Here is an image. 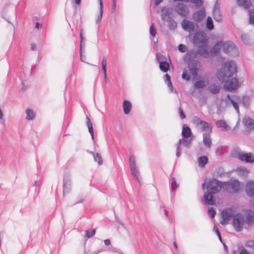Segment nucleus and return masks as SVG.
I'll list each match as a JSON object with an SVG mask.
<instances>
[{
	"label": "nucleus",
	"instance_id": "nucleus-12",
	"mask_svg": "<svg viewBox=\"0 0 254 254\" xmlns=\"http://www.w3.org/2000/svg\"><path fill=\"white\" fill-rule=\"evenodd\" d=\"M174 9L178 14L183 17H187L189 13V9L187 6L182 2L178 3L175 5Z\"/></svg>",
	"mask_w": 254,
	"mask_h": 254
},
{
	"label": "nucleus",
	"instance_id": "nucleus-36",
	"mask_svg": "<svg viewBox=\"0 0 254 254\" xmlns=\"http://www.w3.org/2000/svg\"><path fill=\"white\" fill-rule=\"evenodd\" d=\"M99 1L100 4V11L99 14L97 16L96 20L97 23L100 22L101 20L103 13V4L102 1V0H99Z\"/></svg>",
	"mask_w": 254,
	"mask_h": 254
},
{
	"label": "nucleus",
	"instance_id": "nucleus-62",
	"mask_svg": "<svg viewBox=\"0 0 254 254\" xmlns=\"http://www.w3.org/2000/svg\"><path fill=\"white\" fill-rule=\"evenodd\" d=\"M100 251H98L97 252L89 253V252H87L86 251H84V254H97L99 253Z\"/></svg>",
	"mask_w": 254,
	"mask_h": 254
},
{
	"label": "nucleus",
	"instance_id": "nucleus-61",
	"mask_svg": "<svg viewBox=\"0 0 254 254\" xmlns=\"http://www.w3.org/2000/svg\"><path fill=\"white\" fill-rule=\"evenodd\" d=\"M41 185V182L40 181H36L34 182V185L35 186L40 187Z\"/></svg>",
	"mask_w": 254,
	"mask_h": 254
},
{
	"label": "nucleus",
	"instance_id": "nucleus-8",
	"mask_svg": "<svg viewBox=\"0 0 254 254\" xmlns=\"http://www.w3.org/2000/svg\"><path fill=\"white\" fill-rule=\"evenodd\" d=\"M192 42L194 45L197 46L201 45L207 46L208 39L202 31H199L193 35Z\"/></svg>",
	"mask_w": 254,
	"mask_h": 254
},
{
	"label": "nucleus",
	"instance_id": "nucleus-42",
	"mask_svg": "<svg viewBox=\"0 0 254 254\" xmlns=\"http://www.w3.org/2000/svg\"><path fill=\"white\" fill-rule=\"evenodd\" d=\"M95 233L96 230L95 229H93L92 230H86L85 237L87 238H91L95 235Z\"/></svg>",
	"mask_w": 254,
	"mask_h": 254
},
{
	"label": "nucleus",
	"instance_id": "nucleus-32",
	"mask_svg": "<svg viewBox=\"0 0 254 254\" xmlns=\"http://www.w3.org/2000/svg\"><path fill=\"white\" fill-rule=\"evenodd\" d=\"M25 114L26 115V119L28 121L33 120L35 117V113L30 109H27L25 111Z\"/></svg>",
	"mask_w": 254,
	"mask_h": 254
},
{
	"label": "nucleus",
	"instance_id": "nucleus-63",
	"mask_svg": "<svg viewBox=\"0 0 254 254\" xmlns=\"http://www.w3.org/2000/svg\"><path fill=\"white\" fill-rule=\"evenodd\" d=\"M36 48V45L35 44H34V43L31 44V50H34Z\"/></svg>",
	"mask_w": 254,
	"mask_h": 254
},
{
	"label": "nucleus",
	"instance_id": "nucleus-46",
	"mask_svg": "<svg viewBox=\"0 0 254 254\" xmlns=\"http://www.w3.org/2000/svg\"><path fill=\"white\" fill-rule=\"evenodd\" d=\"M208 213L210 215V217L213 218L216 215V210L213 207H211L208 210Z\"/></svg>",
	"mask_w": 254,
	"mask_h": 254
},
{
	"label": "nucleus",
	"instance_id": "nucleus-44",
	"mask_svg": "<svg viewBox=\"0 0 254 254\" xmlns=\"http://www.w3.org/2000/svg\"><path fill=\"white\" fill-rule=\"evenodd\" d=\"M93 157L95 162L97 161V159H98V163L99 165H101L103 164V160L102 159L101 156L99 153H96L95 155Z\"/></svg>",
	"mask_w": 254,
	"mask_h": 254
},
{
	"label": "nucleus",
	"instance_id": "nucleus-1",
	"mask_svg": "<svg viewBox=\"0 0 254 254\" xmlns=\"http://www.w3.org/2000/svg\"><path fill=\"white\" fill-rule=\"evenodd\" d=\"M203 189H206V191L203 195V201L207 205H214L216 199L215 194L219 192L221 189H224L223 182L213 178L206 183L202 184Z\"/></svg>",
	"mask_w": 254,
	"mask_h": 254
},
{
	"label": "nucleus",
	"instance_id": "nucleus-55",
	"mask_svg": "<svg viewBox=\"0 0 254 254\" xmlns=\"http://www.w3.org/2000/svg\"><path fill=\"white\" fill-rule=\"evenodd\" d=\"M115 220H116V221L120 225H121L122 226H123V227H124L125 228H126V227H125V225L124 224V223L122 221V220L119 219L117 216H115Z\"/></svg>",
	"mask_w": 254,
	"mask_h": 254
},
{
	"label": "nucleus",
	"instance_id": "nucleus-9",
	"mask_svg": "<svg viewBox=\"0 0 254 254\" xmlns=\"http://www.w3.org/2000/svg\"><path fill=\"white\" fill-rule=\"evenodd\" d=\"M129 164L131 174L134 179L139 182V172L135 163V158L133 155H131L129 157Z\"/></svg>",
	"mask_w": 254,
	"mask_h": 254
},
{
	"label": "nucleus",
	"instance_id": "nucleus-64",
	"mask_svg": "<svg viewBox=\"0 0 254 254\" xmlns=\"http://www.w3.org/2000/svg\"><path fill=\"white\" fill-rule=\"evenodd\" d=\"M104 72V79L106 80L107 79V70H103Z\"/></svg>",
	"mask_w": 254,
	"mask_h": 254
},
{
	"label": "nucleus",
	"instance_id": "nucleus-21",
	"mask_svg": "<svg viewBox=\"0 0 254 254\" xmlns=\"http://www.w3.org/2000/svg\"><path fill=\"white\" fill-rule=\"evenodd\" d=\"M206 46L201 45L198 46V49L196 52L200 56L204 58H208L210 57V52L208 51Z\"/></svg>",
	"mask_w": 254,
	"mask_h": 254
},
{
	"label": "nucleus",
	"instance_id": "nucleus-29",
	"mask_svg": "<svg viewBox=\"0 0 254 254\" xmlns=\"http://www.w3.org/2000/svg\"><path fill=\"white\" fill-rule=\"evenodd\" d=\"M216 125L217 127L222 128L223 130H228L230 127L227 124L226 122L223 120H218L216 122Z\"/></svg>",
	"mask_w": 254,
	"mask_h": 254
},
{
	"label": "nucleus",
	"instance_id": "nucleus-11",
	"mask_svg": "<svg viewBox=\"0 0 254 254\" xmlns=\"http://www.w3.org/2000/svg\"><path fill=\"white\" fill-rule=\"evenodd\" d=\"M234 212L232 208L224 209L221 212L222 220L221 221L220 223L222 225L226 224L230 220L231 217H233V215H234Z\"/></svg>",
	"mask_w": 254,
	"mask_h": 254
},
{
	"label": "nucleus",
	"instance_id": "nucleus-6",
	"mask_svg": "<svg viewBox=\"0 0 254 254\" xmlns=\"http://www.w3.org/2000/svg\"><path fill=\"white\" fill-rule=\"evenodd\" d=\"M224 190L230 192V189L234 193H238L240 189V183L238 180L223 182Z\"/></svg>",
	"mask_w": 254,
	"mask_h": 254
},
{
	"label": "nucleus",
	"instance_id": "nucleus-24",
	"mask_svg": "<svg viewBox=\"0 0 254 254\" xmlns=\"http://www.w3.org/2000/svg\"><path fill=\"white\" fill-rule=\"evenodd\" d=\"M244 126L250 129H254V120L248 117H245L243 119Z\"/></svg>",
	"mask_w": 254,
	"mask_h": 254
},
{
	"label": "nucleus",
	"instance_id": "nucleus-59",
	"mask_svg": "<svg viewBox=\"0 0 254 254\" xmlns=\"http://www.w3.org/2000/svg\"><path fill=\"white\" fill-rule=\"evenodd\" d=\"M104 242L105 245L106 246H109L111 244V242L109 239L105 240Z\"/></svg>",
	"mask_w": 254,
	"mask_h": 254
},
{
	"label": "nucleus",
	"instance_id": "nucleus-18",
	"mask_svg": "<svg viewBox=\"0 0 254 254\" xmlns=\"http://www.w3.org/2000/svg\"><path fill=\"white\" fill-rule=\"evenodd\" d=\"M170 194L171 201H173L175 199V191L179 187V184L176 182V178L175 177H172L170 180Z\"/></svg>",
	"mask_w": 254,
	"mask_h": 254
},
{
	"label": "nucleus",
	"instance_id": "nucleus-34",
	"mask_svg": "<svg viewBox=\"0 0 254 254\" xmlns=\"http://www.w3.org/2000/svg\"><path fill=\"white\" fill-rule=\"evenodd\" d=\"M167 20L168 21V26L170 29L174 30L177 27V23L172 18L169 17Z\"/></svg>",
	"mask_w": 254,
	"mask_h": 254
},
{
	"label": "nucleus",
	"instance_id": "nucleus-51",
	"mask_svg": "<svg viewBox=\"0 0 254 254\" xmlns=\"http://www.w3.org/2000/svg\"><path fill=\"white\" fill-rule=\"evenodd\" d=\"M190 1L197 6H200L203 4L202 0H190Z\"/></svg>",
	"mask_w": 254,
	"mask_h": 254
},
{
	"label": "nucleus",
	"instance_id": "nucleus-22",
	"mask_svg": "<svg viewBox=\"0 0 254 254\" xmlns=\"http://www.w3.org/2000/svg\"><path fill=\"white\" fill-rule=\"evenodd\" d=\"M156 60L159 62V68L161 71L167 72L169 69V64L167 61H160L159 54H156Z\"/></svg>",
	"mask_w": 254,
	"mask_h": 254
},
{
	"label": "nucleus",
	"instance_id": "nucleus-48",
	"mask_svg": "<svg viewBox=\"0 0 254 254\" xmlns=\"http://www.w3.org/2000/svg\"><path fill=\"white\" fill-rule=\"evenodd\" d=\"M213 230L215 232L216 235H217V236L219 238V241L221 243H222V238L221 236L220 232L218 227L216 225L214 226Z\"/></svg>",
	"mask_w": 254,
	"mask_h": 254
},
{
	"label": "nucleus",
	"instance_id": "nucleus-53",
	"mask_svg": "<svg viewBox=\"0 0 254 254\" xmlns=\"http://www.w3.org/2000/svg\"><path fill=\"white\" fill-rule=\"evenodd\" d=\"M106 65H107V59L106 57H103L102 61V68L103 70H107L106 69Z\"/></svg>",
	"mask_w": 254,
	"mask_h": 254
},
{
	"label": "nucleus",
	"instance_id": "nucleus-33",
	"mask_svg": "<svg viewBox=\"0 0 254 254\" xmlns=\"http://www.w3.org/2000/svg\"><path fill=\"white\" fill-rule=\"evenodd\" d=\"M86 125L88 128V130L91 135L92 138L93 139H94V131H93V128L92 123L91 122L89 117L87 115H86Z\"/></svg>",
	"mask_w": 254,
	"mask_h": 254
},
{
	"label": "nucleus",
	"instance_id": "nucleus-25",
	"mask_svg": "<svg viewBox=\"0 0 254 254\" xmlns=\"http://www.w3.org/2000/svg\"><path fill=\"white\" fill-rule=\"evenodd\" d=\"M210 133H203V143L205 146L210 148L212 145V139L210 137Z\"/></svg>",
	"mask_w": 254,
	"mask_h": 254
},
{
	"label": "nucleus",
	"instance_id": "nucleus-16",
	"mask_svg": "<svg viewBox=\"0 0 254 254\" xmlns=\"http://www.w3.org/2000/svg\"><path fill=\"white\" fill-rule=\"evenodd\" d=\"M222 46L223 51L225 54H231L236 50L235 45L230 41L225 42L222 41Z\"/></svg>",
	"mask_w": 254,
	"mask_h": 254
},
{
	"label": "nucleus",
	"instance_id": "nucleus-31",
	"mask_svg": "<svg viewBox=\"0 0 254 254\" xmlns=\"http://www.w3.org/2000/svg\"><path fill=\"white\" fill-rule=\"evenodd\" d=\"M246 222L249 225L254 224V213L249 212L246 214Z\"/></svg>",
	"mask_w": 254,
	"mask_h": 254
},
{
	"label": "nucleus",
	"instance_id": "nucleus-58",
	"mask_svg": "<svg viewBox=\"0 0 254 254\" xmlns=\"http://www.w3.org/2000/svg\"><path fill=\"white\" fill-rule=\"evenodd\" d=\"M240 254H249V253L247 250L243 249L241 251Z\"/></svg>",
	"mask_w": 254,
	"mask_h": 254
},
{
	"label": "nucleus",
	"instance_id": "nucleus-20",
	"mask_svg": "<svg viewBox=\"0 0 254 254\" xmlns=\"http://www.w3.org/2000/svg\"><path fill=\"white\" fill-rule=\"evenodd\" d=\"M222 41H220L216 42L214 46L210 49L209 52L210 57H213L216 56L219 53L220 49L222 48Z\"/></svg>",
	"mask_w": 254,
	"mask_h": 254
},
{
	"label": "nucleus",
	"instance_id": "nucleus-57",
	"mask_svg": "<svg viewBox=\"0 0 254 254\" xmlns=\"http://www.w3.org/2000/svg\"><path fill=\"white\" fill-rule=\"evenodd\" d=\"M163 0H154V4L156 6L158 5Z\"/></svg>",
	"mask_w": 254,
	"mask_h": 254
},
{
	"label": "nucleus",
	"instance_id": "nucleus-7",
	"mask_svg": "<svg viewBox=\"0 0 254 254\" xmlns=\"http://www.w3.org/2000/svg\"><path fill=\"white\" fill-rule=\"evenodd\" d=\"M244 223V217L241 213H237L233 215L232 224L236 231H241L243 228Z\"/></svg>",
	"mask_w": 254,
	"mask_h": 254
},
{
	"label": "nucleus",
	"instance_id": "nucleus-5",
	"mask_svg": "<svg viewBox=\"0 0 254 254\" xmlns=\"http://www.w3.org/2000/svg\"><path fill=\"white\" fill-rule=\"evenodd\" d=\"M236 157L240 160L249 163L254 162V154L251 152H242L240 148L237 147L235 149Z\"/></svg>",
	"mask_w": 254,
	"mask_h": 254
},
{
	"label": "nucleus",
	"instance_id": "nucleus-14",
	"mask_svg": "<svg viewBox=\"0 0 254 254\" xmlns=\"http://www.w3.org/2000/svg\"><path fill=\"white\" fill-rule=\"evenodd\" d=\"M212 16L215 21L219 22L222 21V19L218 0H216L214 4L212 10Z\"/></svg>",
	"mask_w": 254,
	"mask_h": 254
},
{
	"label": "nucleus",
	"instance_id": "nucleus-26",
	"mask_svg": "<svg viewBox=\"0 0 254 254\" xmlns=\"http://www.w3.org/2000/svg\"><path fill=\"white\" fill-rule=\"evenodd\" d=\"M237 4L238 6L242 7L245 9H249L252 6L251 0H237Z\"/></svg>",
	"mask_w": 254,
	"mask_h": 254
},
{
	"label": "nucleus",
	"instance_id": "nucleus-41",
	"mask_svg": "<svg viewBox=\"0 0 254 254\" xmlns=\"http://www.w3.org/2000/svg\"><path fill=\"white\" fill-rule=\"evenodd\" d=\"M248 12L249 14V23L254 25V11L252 9H249Z\"/></svg>",
	"mask_w": 254,
	"mask_h": 254
},
{
	"label": "nucleus",
	"instance_id": "nucleus-28",
	"mask_svg": "<svg viewBox=\"0 0 254 254\" xmlns=\"http://www.w3.org/2000/svg\"><path fill=\"white\" fill-rule=\"evenodd\" d=\"M132 105L131 103L128 100H124L123 103V108L125 114L127 115L131 111Z\"/></svg>",
	"mask_w": 254,
	"mask_h": 254
},
{
	"label": "nucleus",
	"instance_id": "nucleus-17",
	"mask_svg": "<svg viewBox=\"0 0 254 254\" xmlns=\"http://www.w3.org/2000/svg\"><path fill=\"white\" fill-rule=\"evenodd\" d=\"M71 178L68 175H64L63 180V194L68 193L71 189Z\"/></svg>",
	"mask_w": 254,
	"mask_h": 254
},
{
	"label": "nucleus",
	"instance_id": "nucleus-49",
	"mask_svg": "<svg viewBox=\"0 0 254 254\" xmlns=\"http://www.w3.org/2000/svg\"><path fill=\"white\" fill-rule=\"evenodd\" d=\"M231 103H232L234 108L235 109V110L236 111L238 114H239L240 111H239V105H238V103L235 102L234 100H231Z\"/></svg>",
	"mask_w": 254,
	"mask_h": 254
},
{
	"label": "nucleus",
	"instance_id": "nucleus-45",
	"mask_svg": "<svg viewBox=\"0 0 254 254\" xmlns=\"http://www.w3.org/2000/svg\"><path fill=\"white\" fill-rule=\"evenodd\" d=\"M150 34L152 37H154L156 34V30L154 23H152L150 27Z\"/></svg>",
	"mask_w": 254,
	"mask_h": 254
},
{
	"label": "nucleus",
	"instance_id": "nucleus-50",
	"mask_svg": "<svg viewBox=\"0 0 254 254\" xmlns=\"http://www.w3.org/2000/svg\"><path fill=\"white\" fill-rule=\"evenodd\" d=\"M83 42V38L80 29V61H83L82 56V43Z\"/></svg>",
	"mask_w": 254,
	"mask_h": 254
},
{
	"label": "nucleus",
	"instance_id": "nucleus-60",
	"mask_svg": "<svg viewBox=\"0 0 254 254\" xmlns=\"http://www.w3.org/2000/svg\"><path fill=\"white\" fill-rule=\"evenodd\" d=\"M161 208L163 209V211H164V213L165 215L167 217H168V212H167L166 209H165V207L162 206H161Z\"/></svg>",
	"mask_w": 254,
	"mask_h": 254
},
{
	"label": "nucleus",
	"instance_id": "nucleus-4",
	"mask_svg": "<svg viewBox=\"0 0 254 254\" xmlns=\"http://www.w3.org/2000/svg\"><path fill=\"white\" fill-rule=\"evenodd\" d=\"M192 122L196 126H200V129L203 133H211L212 132L213 127L210 123L202 121L197 116L193 117Z\"/></svg>",
	"mask_w": 254,
	"mask_h": 254
},
{
	"label": "nucleus",
	"instance_id": "nucleus-39",
	"mask_svg": "<svg viewBox=\"0 0 254 254\" xmlns=\"http://www.w3.org/2000/svg\"><path fill=\"white\" fill-rule=\"evenodd\" d=\"M194 85L196 88L202 89L204 88L206 84L205 81L199 80L194 83Z\"/></svg>",
	"mask_w": 254,
	"mask_h": 254
},
{
	"label": "nucleus",
	"instance_id": "nucleus-56",
	"mask_svg": "<svg viewBox=\"0 0 254 254\" xmlns=\"http://www.w3.org/2000/svg\"><path fill=\"white\" fill-rule=\"evenodd\" d=\"M116 7V2H112V12H114Z\"/></svg>",
	"mask_w": 254,
	"mask_h": 254
},
{
	"label": "nucleus",
	"instance_id": "nucleus-54",
	"mask_svg": "<svg viewBox=\"0 0 254 254\" xmlns=\"http://www.w3.org/2000/svg\"><path fill=\"white\" fill-rule=\"evenodd\" d=\"M179 113L181 119H184L186 118V115L184 113L183 110L182 109L181 107H180L179 108Z\"/></svg>",
	"mask_w": 254,
	"mask_h": 254
},
{
	"label": "nucleus",
	"instance_id": "nucleus-23",
	"mask_svg": "<svg viewBox=\"0 0 254 254\" xmlns=\"http://www.w3.org/2000/svg\"><path fill=\"white\" fill-rule=\"evenodd\" d=\"M246 191L248 196L252 197L254 196V181H248L246 186Z\"/></svg>",
	"mask_w": 254,
	"mask_h": 254
},
{
	"label": "nucleus",
	"instance_id": "nucleus-30",
	"mask_svg": "<svg viewBox=\"0 0 254 254\" xmlns=\"http://www.w3.org/2000/svg\"><path fill=\"white\" fill-rule=\"evenodd\" d=\"M208 159L206 156H201L198 158V166L200 168H203L208 163Z\"/></svg>",
	"mask_w": 254,
	"mask_h": 254
},
{
	"label": "nucleus",
	"instance_id": "nucleus-40",
	"mask_svg": "<svg viewBox=\"0 0 254 254\" xmlns=\"http://www.w3.org/2000/svg\"><path fill=\"white\" fill-rule=\"evenodd\" d=\"M208 90L213 94H217L220 90V87L216 85H212L208 87Z\"/></svg>",
	"mask_w": 254,
	"mask_h": 254
},
{
	"label": "nucleus",
	"instance_id": "nucleus-15",
	"mask_svg": "<svg viewBox=\"0 0 254 254\" xmlns=\"http://www.w3.org/2000/svg\"><path fill=\"white\" fill-rule=\"evenodd\" d=\"M181 25L185 31H189L190 33L193 32L195 30V25L194 23L186 19H184L182 20Z\"/></svg>",
	"mask_w": 254,
	"mask_h": 254
},
{
	"label": "nucleus",
	"instance_id": "nucleus-47",
	"mask_svg": "<svg viewBox=\"0 0 254 254\" xmlns=\"http://www.w3.org/2000/svg\"><path fill=\"white\" fill-rule=\"evenodd\" d=\"M178 50L182 53H185L187 51L188 48L185 45L181 44L178 46Z\"/></svg>",
	"mask_w": 254,
	"mask_h": 254
},
{
	"label": "nucleus",
	"instance_id": "nucleus-43",
	"mask_svg": "<svg viewBox=\"0 0 254 254\" xmlns=\"http://www.w3.org/2000/svg\"><path fill=\"white\" fill-rule=\"evenodd\" d=\"M182 77L183 79L186 80V81H189L190 79V74L186 69L183 70Z\"/></svg>",
	"mask_w": 254,
	"mask_h": 254
},
{
	"label": "nucleus",
	"instance_id": "nucleus-52",
	"mask_svg": "<svg viewBox=\"0 0 254 254\" xmlns=\"http://www.w3.org/2000/svg\"><path fill=\"white\" fill-rule=\"evenodd\" d=\"M241 39L245 44H248L249 43V38L248 36L246 34H243L241 36Z\"/></svg>",
	"mask_w": 254,
	"mask_h": 254
},
{
	"label": "nucleus",
	"instance_id": "nucleus-2",
	"mask_svg": "<svg viewBox=\"0 0 254 254\" xmlns=\"http://www.w3.org/2000/svg\"><path fill=\"white\" fill-rule=\"evenodd\" d=\"M196 56V52L192 50L188 51L183 57L184 60L188 63V68L193 79L197 77L200 67V62L197 60H194Z\"/></svg>",
	"mask_w": 254,
	"mask_h": 254
},
{
	"label": "nucleus",
	"instance_id": "nucleus-37",
	"mask_svg": "<svg viewBox=\"0 0 254 254\" xmlns=\"http://www.w3.org/2000/svg\"><path fill=\"white\" fill-rule=\"evenodd\" d=\"M206 27L209 30H212L214 28L213 22L210 16H208L206 19Z\"/></svg>",
	"mask_w": 254,
	"mask_h": 254
},
{
	"label": "nucleus",
	"instance_id": "nucleus-35",
	"mask_svg": "<svg viewBox=\"0 0 254 254\" xmlns=\"http://www.w3.org/2000/svg\"><path fill=\"white\" fill-rule=\"evenodd\" d=\"M161 11L162 12V19H165L167 17H170V15L171 14V11L168 8L166 7H162Z\"/></svg>",
	"mask_w": 254,
	"mask_h": 254
},
{
	"label": "nucleus",
	"instance_id": "nucleus-27",
	"mask_svg": "<svg viewBox=\"0 0 254 254\" xmlns=\"http://www.w3.org/2000/svg\"><path fill=\"white\" fill-rule=\"evenodd\" d=\"M182 135L183 138H188L190 136H192V133L190 127L186 125L183 126Z\"/></svg>",
	"mask_w": 254,
	"mask_h": 254
},
{
	"label": "nucleus",
	"instance_id": "nucleus-19",
	"mask_svg": "<svg viewBox=\"0 0 254 254\" xmlns=\"http://www.w3.org/2000/svg\"><path fill=\"white\" fill-rule=\"evenodd\" d=\"M205 16V11L203 8L193 12L192 15L194 21L198 22L201 21Z\"/></svg>",
	"mask_w": 254,
	"mask_h": 254
},
{
	"label": "nucleus",
	"instance_id": "nucleus-38",
	"mask_svg": "<svg viewBox=\"0 0 254 254\" xmlns=\"http://www.w3.org/2000/svg\"><path fill=\"white\" fill-rule=\"evenodd\" d=\"M164 81L165 83L167 84L170 90L172 91L173 87L172 83L171 82V77L168 73H166L164 75Z\"/></svg>",
	"mask_w": 254,
	"mask_h": 254
},
{
	"label": "nucleus",
	"instance_id": "nucleus-3",
	"mask_svg": "<svg viewBox=\"0 0 254 254\" xmlns=\"http://www.w3.org/2000/svg\"><path fill=\"white\" fill-rule=\"evenodd\" d=\"M237 71V64L233 61L225 62L217 74V78L221 81L224 82L230 77H232Z\"/></svg>",
	"mask_w": 254,
	"mask_h": 254
},
{
	"label": "nucleus",
	"instance_id": "nucleus-10",
	"mask_svg": "<svg viewBox=\"0 0 254 254\" xmlns=\"http://www.w3.org/2000/svg\"><path fill=\"white\" fill-rule=\"evenodd\" d=\"M192 141V138L190 139H188V138H183L179 139L178 142L176 144V156L177 157H179L181 153L180 151L181 150V144H183L187 148H189L190 144Z\"/></svg>",
	"mask_w": 254,
	"mask_h": 254
},
{
	"label": "nucleus",
	"instance_id": "nucleus-13",
	"mask_svg": "<svg viewBox=\"0 0 254 254\" xmlns=\"http://www.w3.org/2000/svg\"><path fill=\"white\" fill-rule=\"evenodd\" d=\"M225 82L224 88L229 91H232L237 88L238 85V81L236 78H232L231 79H227Z\"/></svg>",
	"mask_w": 254,
	"mask_h": 254
}]
</instances>
